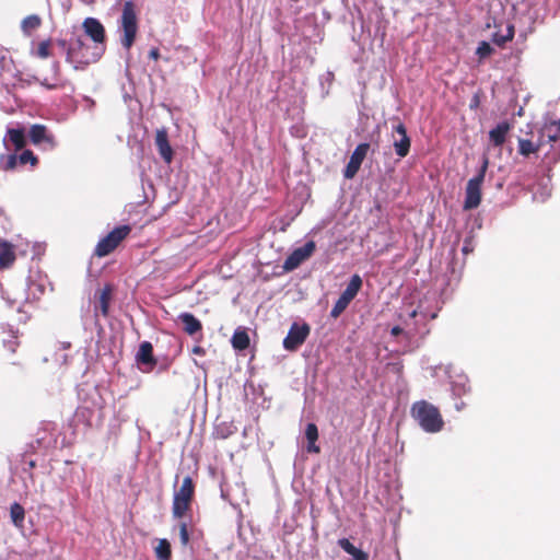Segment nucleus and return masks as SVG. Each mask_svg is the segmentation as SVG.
Returning a JSON list of instances; mask_svg holds the SVG:
<instances>
[{
    "instance_id": "nucleus-1",
    "label": "nucleus",
    "mask_w": 560,
    "mask_h": 560,
    "mask_svg": "<svg viewBox=\"0 0 560 560\" xmlns=\"http://www.w3.org/2000/svg\"><path fill=\"white\" fill-rule=\"evenodd\" d=\"M410 412L421 429L428 433H438L444 427L439 408L427 400L413 402Z\"/></svg>"
},
{
    "instance_id": "nucleus-2",
    "label": "nucleus",
    "mask_w": 560,
    "mask_h": 560,
    "mask_svg": "<svg viewBox=\"0 0 560 560\" xmlns=\"http://www.w3.org/2000/svg\"><path fill=\"white\" fill-rule=\"evenodd\" d=\"M195 498V483L190 476H186L178 489L174 491L172 515L176 520L184 518L191 511Z\"/></svg>"
},
{
    "instance_id": "nucleus-3",
    "label": "nucleus",
    "mask_w": 560,
    "mask_h": 560,
    "mask_svg": "<svg viewBox=\"0 0 560 560\" xmlns=\"http://www.w3.org/2000/svg\"><path fill=\"white\" fill-rule=\"evenodd\" d=\"M120 27L122 31V36L120 39L121 46L126 50H129L132 47L138 33V18L136 4L130 0L126 1L122 5Z\"/></svg>"
},
{
    "instance_id": "nucleus-4",
    "label": "nucleus",
    "mask_w": 560,
    "mask_h": 560,
    "mask_svg": "<svg viewBox=\"0 0 560 560\" xmlns=\"http://www.w3.org/2000/svg\"><path fill=\"white\" fill-rule=\"evenodd\" d=\"M489 166V159L483 158L482 164L476 176L467 182L465 189L464 210H472L479 207L481 202V186Z\"/></svg>"
},
{
    "instance_id": "nucleus-5",
    "label": "nucleus",
    "mask_w": 560,
    "mask_h": 560,
    "mask_svg": "<svg viewBox=\"0 0 560 560\" xmlns=\"http://www.w3.org/2000/svg\"><path fill=\"white\" fill-rule=\"evenodd\" d=\"M131 226L128 224L116 226L105 237L101 238L94 249V255L105 257L113 253L119 244L130 234Z\"/></svg>"
},
{
    "instance_id": "nucleus-6",
    "label": "nucleus",
    "mask_w": 560,
    "mask_h": 560,
    "mask_svg": "<svg viewBox=\"0 0 560 560\" xmlns=\"http://www.w3.org/2000/svg\"><path fill=\"white\" fill-rule=\"evenodd\" d=\"M311 332L308 324L293 323L288 331L287 337L283 339V348L288 351H296L307 339Z\"/></svg>"
},
{
    "instance_id": "nucleus-7",
    "label": "nucleus",
    "mask_w": 560,
    "mask_h": 560,
    "mask_svg": "<svg viewBox=\"0 0 560 560\" xmlns=\"http://www.w3.org/2000/svg\"><path fill=\"white\" fill-rule=\"evenodd\" d=\"M0 161L2 164V168L4 171H13L18 166V164L26 165L30 163L32 166L38 164L37 156L31 150H24L19 155L16 154V152L7 155H1Z\"/></svg>"
},
{
    "instance_id": "nucleus-8",
    "label": "nucleus",
    "mask_w": 560,
    "mask_h": 560,
    "mask_svg": "<svg viewBox=\"0 0 560 560\" xmlns=\"http://www.w3.org/2000/svg\"><path fill=\"white\" fill-rule=\"evenodd\" d=\"M316 248L314 241L306 242L302 247L294 249L285 259L283 268L288 271L298 268L304 260L312 256Z\"/></svg>"
},
{
    "instance_id": "nucleus-9",
    "label": "nucleus",
    "mask_w": 560,
    "mask_h": 560,
    "mask_svg": "<svg viewBox=\"0 0 560 560\" xmlns=\"http://www.w3.org/2000/svg\"><path fill=\"white\" fill-rule=\"evenodd\" d=\"M370 149V144L364 142L357 145L354 151L352 152L350 160L343 171V176L347 179L353 178L359 172L362 162L364 161L368 151Z\"/></svg>"
},
{
    "instance_id": "nucleus-10",
    "label": "nucleus",
    "mask_w": 560,
    "mask_h": 560,
    "mask_svg": "<svg viewBox=\"0 0 560 560\" xmlns=\"http://www.w3.org/2000/svg\"><path fill=\"white\" fill-rule=\"evenodd\" d=\"M3 143L8 150L14 152L21 151L26 144V136L23 128H9L7 135L3 138Z\"/></svg>"
},
{
    "instance_id": "nucleus-11",
    "label": "nucleus",
    "mask_w": 560,
    "mask_h": 560,
    "mask_svg": "<svg viewBox=\"0 0 560 560\" xmlns=\"http://www.w3.org/2000/svg\"><path fill=\"white\" fill-rule=\"evenodd\" d=\"M394 130L400 136V139L395 140L393 143L395 152L399 158H405L408 155L411 145L407 129L402 122H398V125L394 127Z\"/></svg>"
},
{
    "instance_id": "nucleus-12",
    "label": "nucleus",
    "mask_w": 560,
    "mask_h": 560,
    "mask_svg": "<svg viewBox=\"0 0 560 560\" xmlns=\"http://www.w3.org/2000/svg\"><path fill=\"white\" fill-rule=\"evenodd\" d=\"M155 145L163 161L170 164L173 161V149L168 141V135L165 129H159L155 135Z\"/></svg>"
},
{
    "instance_id": "nucleus-13",
    "label": "nucleus",
    "mask_w": 560,
    "mask_h": 560,
    "mask_svg": "<svg viewBox=\"0 0 560 560\" xmlns=\"http://www.w3.org/2000/svg\"><path fill=\"white\" fill-rule=\"evenodd\" d=\"M83 28L95 43H104L106 35L103 24L94 18H86L83 22Z\"/></svg>"
},
{
    "instance_id": "nucleus-14",
    "label": "nucleus",
    "mask_w": 560,
    "mask_h": 560,
    "mask_svg": "<svg viewBox=\"0 0 560 560\" xmlns=\"http://www.w3.org/2000/svg\"><path fill=\"white\" fill-rule=\"evenodd\" d=\"M539 138L544 145L546 143H552L560 140V118L558 120L545 122L540 129Z\"/></svg>"
},
{
    "instance_id": "nucleus-15",
    "label": "nucleus",
    "mask_w": 560,
    "mask_h": 560,
    "mask_svg": "<svg viewBox=\"0 0 560 560\" xmlns=\"http://www.w3.org/2000/svg\"><path fill=\"white\" fill-rule=\"evenodd\" d=\"M178 319L183 323V330L187 335L195 336L196 334H201L202 324L194 314L188 312L180 313Z\"/></svg>"
},
{
    "instance_id": "nucleus-16",
    "label": "nucleus",
    "mask_w": 560,
    "mask_h": 560,
    "mask_svg": "<svg viewBox=\"0 0 560 560\" xmlns=\"http://www.w3.org/2000/svg\"><path fill=\"white\" fill-rule=\"evenodd\" d=\"M16 259L14 247L7 241H0V269L10 268Z\"/></svg>"
},
{
    "instance_id": "nucleus-17",
    "label": "nucleus",
    "mask_w": 560,
    "mask_h": 560,
    "mask_svg": "<svg viewBox=\"0 0 560 560\" xmlns=\"http://www.w3.org/2000/svg\"><path fill=\"white\" fill-rule=\"evenodd\" d=\"M136 359L140 364L150 366H154L156 364V359L153 355V347L150 341H143L140 343Z\"/></svg>"
},
{
    "instance_id": "nucleus-18",
    "label": "nucleus",
    "mask_w": 560,
    "mask_h": 560,
    "mask_svg": "<svg viewBox=\"0 0 560 560\" xmlns=\"http://www.w3.org/2000/svg\"><path fill=\"white\" fill-rule=\"evenodd\" d=\"M510 128H511L510 124L506 121L498 124L489 132V139H490L491 143L494 147H501L506 140V136L510 131Z\"/></svg>"
},
{
    "instance_id": "nucleus-19",
    "label": "nucleus",
    "mask_w": 560,
    "mask_h": 560,
    "mask_svg": "<svg viewBox=\"0 0 560 560\" xmlns=\"http://www.w3.org/2000/svg\"><path fill=\"white\" fill-rule=\"evenodd\" d=\"M362 288V278L359 275H353L345 289V291L340 294V299L346 301L348 304L357 296L360 289Z\"/></svg>"
},
{
    "instance_id": "nucleus-20",
    "label": "nucleus",
    "mask_w": 560,
    "mask_h": 560,
    "mask_svg": "<svg viewBox=\"0 0 560 560\" xmlns=\"http://www.w3.org/2000/svg\"><path fill=\"white\" fill-rule=\"evenodd\" d=\"M30 139L34 144L47 142L54 144V138L47 135V128L44 125H33L30 129Z\"/></svg>"
},
{
    "instance_id": "nucleus-21",
    "label": "nucleus",
    "mask_w": 560,
    "mask_h": 560,
    "mask_svg": "<svg viewBox=\"0 0 560 560\" xmlns=\"http://www.w3.org/2000/svg\"><path fill=\"white\" fill-rule=\"evenodd\" d=\"M338 545L343 551L352 556L353 560H369V555L357 548L349 539L341 538L338 540Z\"/></svg>"
},
{
    "instance_id": "nucleus-22",
    "label": "nucleus",
    "mask_w": 560,
    "mask_h": 560,
    "mask_svg": "<svg viewBox=\"0 0 560 560\" xmlns=\"http://www.w3.org/2000/svg\"><path fill=\"white\" fill-rule=\"evenodd\" d=\"M544 145L541 140L538 142H534L529 139H518V153L524 158H528L530 154L538 152V150Z\"/></svg>"
},
{
    "instance_id": "nucleus-23",
    "label": "nucleus",
    "mask_w": 560,
    "mask_h": 560,
    "mask_svg": "<svg viewBox=\"0 0 560 560\" xmlns=\"http://www.w3.org/2000/svg\"><path fill=\"white\" fill-rule=\"evenodd\" d=\"M232 346L235 350L243 351L249 347L250 339L245 329H236L231 339Z\"/></svg>"
},
{
    "instance_id": "nucleus-24",
    "label": "nucleus",
    "mask_w": 560,
    "mask_h": 560,
    "mask_svg": "<svg viewBox=\"0 0 560 560\" xmlns=\"http://www.w3.org/2000/svg\"><path fill=\"white\" fill-rule=\"evenodd\" d=\"M305 436L308 441L307 452L310 453H319L320 448L316 445V441L318 439V429L315 423H308L305 429Z\"/></svg>"
},
{
    "instance_id": "nucleus-25",
    "label": "nucleus",
    "mask_w": 560,
    "mask_h": 560,
    "mask_svg": "<svg viewBox=\"0 0 560 560\" xmlns=\"http://www.w3.org/2000/svg\"><path fill=\"white\" fill-rule=\"evenodd\" d=\"M10 517L15 527L23 528L25 518L24 508L20 503L14 502L10 506Z\"/></svg>"
},
{
    "instance_id": "nucleus-26",
    "label": "nucleus",
    "mask_w": 560,
    "mask_h": 560,
    "mask_svg": "<svg viewBox=\"0 0 560 560\" xmlns=\"http://www.w3.org/2000/svg\"><path fill=\"white\" fill-rule=\"evenodd\" d=\"M110 298H112V287L107 284L101 291L100 299H98V306H100V311L103 316L108 315Z\"/></svg>"
},
{
    "instance_id": "nucleus-27",
    "label": "nucleus",
    "mask_w": 560,
    "mask_h": 560,
    "mask_svg": "<svg viewBox=\"0 0 560 560\" xmlns=\"http://www.w3.org/2000/svg\"><path fill=\"white\" fill-rule=\"evenodd\" d=\"M514 37V26L509 24L505 33L502 34L500 31L493 33L492 42L498 46H504L508 42H511Z\"/></svg>"
},
{
    "instance_id": "nucleus-28",
    "label": "nucleus",
    "mask_w": 560,
    "mask_h": 560,
    "mask_svg": "<svg viewBox=\"0 0 560 560\" xmlns=\"http://www.w3.org/2000/svg\"><path fill=\"white\" fill-rule=\"evenodd\" d=\"M40 25H42V19L36 14H32V15L26 16L22 21L21 27H22V31L26 35H31L32 32L37 30Z\"/></svg>"
},
{
    "instance_id": "nucleus-29",
    "label": "nucleus",
    "mask_w": 560,
    "mask_h": 560,
    "mask_svg": "<svg viewBox=\"0 0 560 560\" xmlns=\"http://www.w3.org/2000/svg\"><path fill=\"white\" fill-rule=\"evenodd\" d=\"M155 555L159 560H171L172 550L167 539H159L158 546L155 547Z\"/></svg>"
},
{
    "instance_id": "nucleus-30",
    "label": "nucleus",
    "mask_w": 560,
    "mask_h": 560,
    "mask_svg": "<svg viewBox=\"0 0 560 560\" xmlns=\"http://www.w3.org/2000/svg\"><path fill=\"white\" fill-rule=\"evenodd\" d=\"M493 51H494V49L492 48V46L488 42L483 40V42L479 43L477 50H476V55L478 56L479 60L481 61V60L488 58L489 56H491Z\"/></svg>"
},
{
    "instance_id": "nucleus-31",
    "label": "nucleus",
    "mask_w": 560,
    "mask_h": 560,
    "mask_svg": "<svg viewBox=\"0 0 560 560\" xmlns=\"http://www.w3.org/2000/svg\"><path fill=\"white\" fill-rule=\"evenodd\" d=\"M178 529H179L180 545L183 547H187V545L189 544V539H190L187 522H185V521L180 522L178 525Z\"/></svg>"
},
{
    "instance_id": "nucleus-32",
    "label": "nucleus",
    "mask_w": 560,
    "mask_h": 560,
    "mask_svg": "<svg viewBox=\"0 0 560 560\" xmlns=\"http://www.w3.org/2000/svg\"><path fill=\"white\" fill-rule=\"evenodd\" d=\"M35 55L38 58H42V59L48 58L51 55L50 54V40L47 39V40L40 42L38 44V47H37V50H36Z\"/></svg>"
},
{
    "instance_id": "nucleus-33",
    "label": "nucleus",
    "mask_w": 560,
    "mask_h": 560,
    "mask_svg": "<svg viewBox=\"0 0 560 560\" xmlns=\"http://www.w3.org/2000/svg\"><path fill=\"white\" fill-rule=\"evenodd\" d=\"M348 305L349 304L346 301L339 298L330 311V317L338 318L345 312Z\"/></svg>"
},
{
    "instance_id": "nucleus-34",
    "label": "nucleus",
    "mask_w": 560,
    "mask_h": 560,
    "mask_svg": "<svg viewBox=\"0 0 560 560\" xmlns=\"http://www.w3.org/2000/svg\"><path fill=\"white\" fill-rule=\"evenodd\" d=\"M3 347L8 350L9 353L13 354L20 347V341L16 337L12 336L10 339L3 340Z\"/></svg>"
},
{
    "instance_id": "nucleus-35",
    "label": "nucleus",
    "mask_w": 560,
    "mask_h": 560,
    "mask_svg": "<svg viewBox=\"0 0 560 560\" xmlns=\"http://www.w3.org/2000/svg\"><path fill=\"white\" fill-rule=\"evenodd\" d=\"M479 103H480V97H479V94H475L474 97L471 98V102L469 104V107L471 109L474 108H477L479 106Z\"/></svg>"
},
{
    "instance_id": "nucleus-36",
    "label": "nucleus",
    "mask_w": 560,
    "mask_h": 560,
    "mask_svg": "<svg viewBox=\"0 0 560 560\" xmlns=\"http://www.w3.org/2000/svg\"><path fill=\"white\" fill-rule=\"evenodd\" d=\"M392 336L397 337L402 334V328L399 326H394L390 330Z\"/></svg>"
},
{
    "instance_id": "nucleus-37",
    "label": "nucleus",
    "mask_w": 560,
    "mask_h": 560,
    "mask_svg": "<svg viewBox=\"0 0 560 560\" xmlns=\"http://www.w3.org/2000/svg\"><path fill=\"white\" fill-rule=\"evenodd\" d=\"M149 56L152 59L156 60L160 57V52H159V50L156 48H153V49L150 50Z\"/></svg>"
},
{
    "instance_id": "nucleus-38",
    "label": "nucleus",
    "mask_w": 560,
    "mask_h": 560,
    "mask_svg": "<svg viewBox=\"0 0 560 560\" xmlns=\"http://www.w3.org/2000/svg\"><path fill=\"white\" fill-rule=\"evenodd\" d=\"M192 352L196 353V354H199V355H203L205 354V350L200 346H195L192 348Z\"/></svg>"
},
{
    "instance_id": "nucleus-39",
    "label": "nucleus",
    "mask_w": 560,
    "mask_h": 560,
    "mask_svg": "<svg viewBox=\"0 0 560 560\" xmlns=\"http://www.w3.org/2000/svg\"><path fill=\"white\" fill-rule=\"evenodd\" d=\"M418 312L417 310H413L411 313H410V317L411 318H415L417 316Z\"/></svg>"
},
{
    "instance_id": "nucleus-40",
    "label": "nucleus",
    "mask_w": 560,
    "mask_h": 560,
    "mask_svg": "<svg viewBox=\"0 0 560 560\" xmlns=\"http://www.w3.org/2000/svg\"><path fill=\"white\" fill-rule=\"evenodd\" d=\"M45 86H47L48 89H54L55 85H50V84H46V83H43Z\"/></svg>"
},
{
    "instance_id": "nucleus-41",
    "label": "nucleus",
    "mask_w": 560,
    "mask_h": 560,
    "mask_svg": "<svg viewBox=\"0 0 560 560\" xmlns=\"http://www.w3.org/2000/svg\"><path fill=\"white\" fill-rule=\"evenodd\" d=\"M467 250H468V247L464 246L463 252L467 253Z\"/></svg>"
},
{
    "instance_id": "nucleus-42",
    "label": "nucleus",
    "mask_w": 560,
    "mask_h": 560,
    "mask_svg": "<svg viewBox=\"0 0 560 560\" xmlns=\"http://www.w3.org/2000/svg\"><path fill=\"white\" fill-rule=\"evenodd\" d=\"M11 364H12V365H19V363H18V362H14V361H13V362H11Z\"/></svg>"
}]
</instances>
